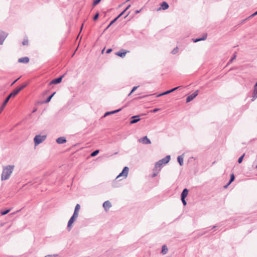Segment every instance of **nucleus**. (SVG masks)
<instances>
[{"mask_svg":"<svg viewBox=\"0 0 257 257\" xmlns=\"http://www.w3.org/2000/svg\"><path fill=\"white\" fill-rule=\"evenodd\" d=\"M252 97L254 98H257V82L255 83V84L254 86V90L252 94Z\"/></svg>","mask_w":257,"mask_h":257,"instance_id":"21","label":"nucleus"},{"mask_svg":"<svg viewBox=\"0 0 257 257\" xmlns=\"http://www.w3.org/2000/svg\"><path fill=\"white\" fill-rule=\"evenodd\" d=\"M159 110V109H158V108H156V109H154V110H153V111H153V112H157V111H158Z\"/></svg>","mask_w":257,"mask_h":257,"instance_id":"43","label":"nucleus"},{"mask_svg":"<svg viewBox=\"0 0 257 257\" xmlns=\"http://www.w3.org/2000/svg\"><path fill=\"white\" fill-rule=\"evenodd\" d=\"M122 179H123L122 178H120V180H122Z\"/></svg>","mask_w":257,"mask_h":257,"instance_id":"51","label":"nucleus"},{"mask_svg":"<svg viewBox=\"0 0 257 257\" xmlns=\"http://www.w3.org/2000/svg\"><path fill=\"white\" fill-rule=\"evenodd\" d=\"M244 155H245L244 154H243V155H242V156H241L240 157H239V158L238 159V162L239 163H241L242 162V160H243V157H244Z\"/></svg>","mask_w":257,"mask_h":257,"instance_id":"32","label":"nucleus"},{"mask_svg":"<svg viewBox=\"0 0 257 257\" xmlns=\"http://www.w3.org/2000/svg\"><path fill=\"white\" fill-rule=\"evenodd\" d=\"M139 142L143 144H150L151 141L148 138L147 136L144 137L139 140Z\"/></svg>","mask_w":257,"mask_h":257,"instance_id":"8","label":"nucleus"},{"mask_svg":"<svg viewBox=\"0 0 257 257\" xmlns=\"http://www.w3.org/2000/svg\"><path fill=\"white\" fill-rule=\"evenodd\" d=\"M120 110V109H117V110H114V111H108V112H107L105 113L104 116H106L108 115H109V114H113V113H115L116 112H118Z\"/></svg>","mask_w":257,"mask_h":257,"instance_id":"24","label":"nucleus"},{"mask_svg":"<svg viewBox=\"0 0 257 257\" xmlns=\"http://www.w3.org/2000/svg\"><path fill=\"white\" fill-rule=\"evenodd\" d=\"M125 12V10H124L122 13H121L118 16V18H119L120 17H121L124 13V12Z\"/></svg>","mask_w":257,"mask_h":257,"instance_id":"40","label":"nucleus"},{"mask_svg":"<svg viewBox=\"0 0 257 257\" xmlns=\"http://www.w3.org/2000/svg\"><path fill=\"white\" fill-rule=\"evenodd\" d=\"M55 93H56V92H54L51 95H50L49 97H48V98L46 100V103L49 102L51 100L52 97L55 94Z\"/></svg>","mask_w":257,"mask_h":257,"instance_id":"30","label":"nucleus"},{"mask_svg":"<svg viewBox=\"0 0 257 257\" xmlns=\"http://www.w3.org/2000/svg\"><path fill=\"white\" fill-rule=\"evenodd\" d=\"M130 6H131L129 5L128 7H127V8L124 10L126 11L127 9H128V8L130 7Z\"/></svg>","mask_w":257,"mask_h":257,"instance_id":"45","label":"nucleus"},{"mask_svg":"<svg viewBox=\"0 0 257 257\" xmlns=\"http://www.w3.org/2000/svg\"><path fill=\"white\" fill-rule=\"evenodd\" d=\"M181 200H182V202H183V204H184V205H186V201L185 200V198H181Z\"/></svg>","mask_w":257,"mask_h":257,"instance_id":"38","label":"nucleus"},{"mask_svg":"<svg viewBox=\"0 0 257 257\" xmlns=\"http://www.w3.org/2000/svg\"><path fill=\"white\" fill-rule=\"evenodd\" d=\"M177 52V48H176V49H174L172 51V53L174 54H175Z\"/></svg>","mask_w":257,"mask_h":257,"instance_id":"41","label":"nucleus"},{"mask_svg":"<svg viewBox=\"0 0 257 257\" xmlns=\"http://www.w3.org/2000/svg\"><path fill=\"white\" fill-rule=\"evenodd\" d=\"M63 77V76H62L59 78H57L56 79L53 80L51 82V84H57V83H60L62 81Z\"/></svg>","mask_w":257,"mask_h":257,"instance_id":"17","label":"nucleus"},{"mask_svg":"<svg viewBox=\"0 0 257 257\" xmlns=\"http://www.w3.org/2000/svg\"><path fill=\"white\" fill-rule=\"evenodd\" d=\"M118 17H117L116 18H115L113 21H112L109 24V26H111L113 23H114L117 19Z\"/></svg>","mask_w":257,"mask_h":257,"instance_id":"37","label":"nucleus"},{"mask_svg":"<svg viewBox=\"0 0 257 257\" xmlns=\"http://www.w3.org/2000/svg\"><path fill=\"white\" fill-rule=\"evenodd\" d=\"M188 194V189L186 188L184 189L181 194V198H185V197L187 196Z\"/></svg>","mask_w":257,"mask_h":257,"instance_id":"22","label":"nucleus"},{"mask_svg":"<svg viewBox=\"0 0 257 257\" xmlns=\"http://www.w3.org/2000/svg\"><path fill=\"white\" fill-rule=\"evenodd\" d=\"M29 60L28 57H22L19 59L18 62L26 64L29 62Z\"/></svg>","mask_w":257,"mask_h":257,"instance_id":"15","label":"nucleus"},{"mask_svg":"<svg viewBox=\"0 0 257 257\" xmlns=\"http://www.w3.org/2000/svg\"><path fill=\"white\" fill-rule=\"evenodd\" d=\"M177 160L179 164L182 166L183 164V157L182 156H179L178 157Z\"/></svg>","mask_w":257,"mask_h":257,"instance_id":"23","label":"nucleus"},{"mask_svg":"<svg viewBox=\"0 0 257 257\" xmlns=\"http://www.w3.org/2000/svg\"><path fill=\"white\" fill-rule=\"evenodd\" d=\"M28 84V82H25L23 84H22L21 86H19V87L21 88V90H22L24 88H25Z\"/></svg>","mask_w":257,"mask_h":257,"instance_id":"29","label":"nucleus"},{"mask_svg":"<svg viewBox=\"0 0 257 257\" xmlns=\"http://www.w3.org/2000/svg\"><path fill=\"white\" fill-rule=\"evenodd\" d=\"M46 138V136L37 135L34 138V142L36 145L43 142Z\"/></svg>","mask_w":257,"mask_h":257,"instance_id":"5","label":"nucleus"},{"mask_svg":"<svg viewBox=\"0 0 257 257\" xmlns=\"http://www.w3.org/2000/svg\"><path fill=\"white\" fill-rule=\"evenodd\" d=\"M129 171V169L127 167H125L121 173H120L116 178V179L120 178V177H122V178H126L128 175Z\"/></svg>","mask_w":257,"mask_h":257,"instance_id":"4","label":"nucleus"},{"mask_svg":"<svg viewBox=\"0 0 257 257\" xmlns=\"http://www.w3.org/2000/svg\"><path fill=\"white\" fill-rule=\"evenodd\" d=\"M140 11H141V10H140V11H137L136 12V14H138V13H140Z\"/></svg>","mask_w":257,"mask_h":257,"instance_id":"46","label":"nucleus"},{"mask_svg":"<svg viewBox=\"0 0 257 257\" xmlns=\"http://www.w3.org/2000/svg\"><path fill=\"white\" fill-rule=\"evenodd\" d=\"M234 180V176L233 174H232L230 176V180L229 182L224 186V188H226L227 186Z\"/></svg>","mask_w":257,"mask_h":257,"instance_id":"25","label":"nucleus"},{"mask_svg":"<svg viewBox=\"0 0 257 257\" xmlns=\"http://www.w3.org/2000/svg\"><path fill=\"white\" fill-rule=\"evenodd\" d=\"M256 168L257 169V165H256Z\"/></svg>","mask_w":257,"mask_h":257,"instance_id":"50","label":"nucleus"},{"mask_svg":"<svg viewBox=\"0 0 257 257\" xmlns=\"http://www.w3.org/2000/svg\"><path fill=\"white\" fill-rule=\"evenodd\" d=\"M77 218V217L73 215L69 219L68 223V225H67V227H68V229L69 230H71V227H72V225L73 223V222L75 221V220Z\"/></svg>","mask_w":257,"mask_h":257,"instance_id":"9","label":"nucleus"},{"mask_svg":"<svg viewBox=\"0 0 257 257\" xmlns=\"http://www.w3.org/2000/svg\"><path fill=\"white\" fill-rule=\"evenodd\" d=\"M83 24H82V26H81V30H82V28H83Z\"/></svg>","mask_w":257,"mask_h":257,"instance_id":"47","label":"nucleus"},{"mask_svg":"<svg viewBox=\"0 0 257 257\" xmlns=\"http://www.w3.org/2000/svg\"><path fill=\"white\" fill-rule=\"evenodd\" d=\"M21 91V88H20L19 87L14 89L5 99V101H4L1 107V110H0V114L1 113L2 111L3 110L4 108L5 107V106L7 104V103L9 102L10 99L11 97H15L16 96L19 92Z\"/></svg>","mask_w":257,"mask_h":257,"instance_id":"2","label":"nucleus"},{"mask_svg":"<svg viewBox=\"0 0 257 257\" xmlns=\"http://www.w3.org/2000/svg\"><path fill=\"white\" fill-rule=\"evenodd\" d=\"M170 156H167L165 158L160 160V162H161V163L163 165H165L170 161Z\"/></svg>","mask_w":257,"mask_h":257,"instance_id":"14","label":"nucleus"},{"mask_svg":"<svg viewBox=\"0 0 257 257\" xmlns=\"http://www.w3.org/2000/svg\"><path fill=\"white\" fill-rule=\"evenodd\" d=\"M112 51V49H108L106 51V53H110Z\"/></svg>","mask_w":257,"mask_h":257,"instance_id":"42","label":"nucleus"},{"mask_svg":"<svg viewBox=\"0 0 257 257\" xmlns=\"http://www.w3.org/2000/svg\"><path fill=\"white\" fill-rule=\"evenodd\" d=\"M11 209L10 208V209L5 210L2 211L1 212V214L2 215H5L8 214L11 211Z\"/></svg>","mask_w":257,"mask_h":257,"instance_id":"28","label":"nucleus"},{"mask_svg":"<svg viewBox=\"0 0 257 257\" xmlns=\"http://www.w3.org/2000/svg\"><path fill=\"white\" fill-rule=\"evenodd\" d=\"M236 56L234 55V57L232 58V60L234 59L235 58Z\"/></svg>","mask_w":257,"mask_h":257,"instance_id":"48","label":"nucleus"},{"mask_svg":"<svg viewBox=\"0 0 257 257\" xmlns=\"http://www.w3.org/2000/svg\"><path fill=\"white\" fill-rule=\"evenodd\" d=\"M138 88V86H135L133 87V88L132 89L131 92H130V93L128 94V95H130L134 91H135Z\"/></svg>","mask_w":257,"mask_h":257,"instance_id":"34","label":"nucleus"},{"mask_svg":"<svg viewBox=\"0 0 257 257\" xmlns=\"http://www.w3.org/2000/svg\"><path fill=\"white\" fill-rule=\"evenodd\" d=\"M257 15V11L252 15V16H254Z\"/></svg>","mask_w":257,"mask_h":257,"instance_id":"44","label":"nucleus"},{"mask_svg":"<svg viewBox=\"0 0 257 257\" xmlns=\"http://www.w3.org/2000/svg\"><path fill=\"white\" fill-rule=\"evenodd\" d=\"M139 115H135V116H133L132 117V118L133 119V120H132L131 121H130V123L131 124H134V123H135L137 122H138L140 119V118H136L137 117H139Z\"/></svg>","mask_w":257,"mask_h":257,"instance_id":"18","label":"nucleus"},{"mask_svg":"<svg viewBox=\"0 0 257 257\" xmlns=\"http://www.w3.org/2000/svg\"><path fill=\"white\" fill-rule=\"evenodd\" d=\"M80 209V206L79 204H77L75 206L74 212V214L73 215L78 217V213H79V211Z\"/></svg>","mask_w":257,"mask_h":257,"instance_id":"16","label":"nucleus"},{"mask_svg":"<svg viewBox=\"0 0 257 257\" xmlns=\"http://www.w3.org/2000/svg\"><path fill=\"white\" fill-rule=\"evenodd\" d=\"M56 142L58 144H61L65 143L66 140L64 137H60L57 139Z\"/></svg>","mask_w":257,"mask_h":257,"instance_id":"19","label":"nucleus"},{"mask_svg":"<svg viewBox=\"0 0 257 257\" xmlns=\"http://www.w3.org/2000/svg\"><path fill=\"white\" fill-rule=\"evenodd\" d=\"M8 36V34L5 32H1L0 33V45H2L3 44L5 39Z\"/></svg>","mask_w":257,"mask_h":257,"instance_id":"6","label":"nucleus"},{"mask_svg":"<svg viewBox=\"0 0 257 257\" xmlns=\"http://www.w3.org/2000/svg\"><path fill=\"white\" fill-rule=\"evenodd\" d=\"M129 51L125 50L124 49H121L119 51L116 53V55L119 57L121 58H124L126 54L129 53Z\"/></svg>","mask_w":257,"mask_h":257,"instance_id":"7","label":"nucleus"},{"mask_svg":"<svg viewBox=\"0 0 257 257\" xmlns=\"http://www.w3.org/2000/svg\"><path fill=\"white\" fill-rule=\"evenodd\" d=\"M99 17V13H97L94 17H93V20L96 21L97 20L98 18Z\"/></svg>","mask_w":257,"mask_h":257,"instance_id":"35","label":"nucleus"},{"mask_svg":"<svg viewBox=\"0 0 257 257\" xmlns=\"http://www.w3.org/2000/svg\"><path fill=\"white\" fill-rule=\"evenodd\" d=\"M180 86H178V87H176L175 88H174L171 90H168L167 91H165L162 93H161L159 95H157V97H160L161 96H163V95H166V94H169L172 92H174V91H175L176 90L178 89Z\"/></svg>","mask_w":257,"mask_h":257,"instance_id":"13","label":"nucleus"},{"mask_svg":"<svg viewBox=\"0 0 257 257\" xmlns=\"http://www.w3.org/2000/svg\"><path fill=\"white\" fill-rule=\"evenodd\" d=\"M14 165H11L3 167V172L1 175L2 181L7 180L10 178L14 171Z\"/></svg>","mask_w":257,"mask_h":257,"instance_id":"1","label":"nucleus"},{"mask_svg":"<svg viewBox=\"0 0 257 257\" xmlns=\"http://www.w3.org/2000/svg\"><path fill=\"white\" fill-rule=\"evenodd\" d=\"M20 78V77H19L18 78L16 79L15 81H14V82L11 84V86L13 85Z\"/></svg>","mask_w":257,"mask_h":257,"instance_id":"39","label":"nucleus"},{"mask_svg":"<svg viewBox=\"0 0 257 257\" xmlns=\"http://www.w3.org/2000/svg\"><path fill=\"white\" fill-rule=\"evenodd\" d=\"M101 1V0H95L94 2H93V6H96V5H97Z\"/></svg>","mask_w":257,"mask_h":257,"instance_id":"33","label":"nucleus"},{"mask_svg":"<svg viewBox=\"0 0 257 257\" xmlns=\"http://www.w3.org/2000/svg\"><path fill=\"white\" fill-rule=\"evenodd\" d=\"M160 160L157 162L155 164V167L153 169V175L152 176L153 177H155L160 171L161 167L163 165L161 163Z\"/></svg>","mask_w":257,"mask_h":257,"instance_id":"3","label":"nucleus"},{"mask_svg":"<svg viewBox=\"0 0 257 257\" xmlns=\"http://www.w3.org/2000/svg\"><path fill=\"white\" fill-rule=\"evenodd\" d=\"M206 38H207V34H204V35L202 38L196 39V40H194V42H197L200 41L201 40H204L206 39Z\"/></svg>","mask_w":257,"mask_h":257,"instance_id":"26","label":"nucleus"},{"mask_svg":"<svg viewBox=\"0 0 257 257\" xmlns=\"http://www.w3.org/2000/svg\"><path fill=\"white\" fill-rule=\"evenodd\" d=\"M110 26H109V25L107 26V29L109 27H110Z\"/></svg>","mask_w":257,"mask_h":257,"instance_id":"49","label":"nucleus"},{"mask_svg":"<svg viewBox=\"0 0 257 257\" xmlns=\"http://www.w3.org/2000/svg\"><path fill=\"white\" fill-rule=\"evenodd\" d=\"M180 86H178V87H176L175 88H174L171 90H168L167 91H165L162 93H161L159 95H157V97H160L161 96H163V95H166V94H169L172 92H174V91H175L176 90L178 89Z\"/></svg>","mask_w":257,"mask_h":257,"instance_id":"12","label":"nucleus"},{"mask_svg":"<svg viewBox=\"0 0 257 257\" xmlns=\"http://www.w3.org/2000/svg\"><path fill=\"white\" fill-rule=\"evenodd\" d=\"M169 8V5L168 4L165 2H164L162 3V4H161V8H160L158 11H159L161 10V9L162 8L163 10H166L168 8Z\"/></svg>","mask_w":257,"mask_h":257,"instance_id":"20","label":"nucleus"},{"mask_svg":"<svg viewBox=\"0 0 257 257\" xmlns=\"http://www.w3.org/2000/svg\"><path fill=\"white\" fill-rule=\"evenodd\" d=\"M103 207L106 211H108L109 209L111 207V202L107 200L105 201L103 204Z\"/></svg>","mask_w":257,"mask_h":257,"instance_id":"11","label":"nucleus"},{"mask_svg":"<svg viewBox=\"0 0 257 257\" xmlns=\"http://www.w3.org/2000/svg\"><path fill=\"white\" fill-rule=\"evenodd\" d=\"M28 40H24L23 42V45H28Z\"/></svg>","mask_w":257,"mask_h":257,"instance_id":"36","label":"nucleus"},{"mask_svg":"<svg viewBox=\"0 0 257 257\" xmlns=\"http://www.w3.org/2000/svg\"><path fill=\"white\" fill-rule=\"evenodd\" d=\"M99 153V150H96L91 154V157H94Z\"/></svg>","mask_w":257,"mask_h":257,"instance_id":"31","label":"nucleus"},{"mask_svg":"<svg viewBox=\"0 0 257 257\" xmlns=\"http://www.w3.org/2000/svg\"><path fill=\"white\" fill-rule=\"evenodd\" d=\"M168 251V248L166 245H163L162 249V253L164 254H166Z\"/></svg>","mask_w":257,"mask_h":257,"instance_id":"27","label":"nucleus"},{"mask_svg":"<svg viewBox=\"0 0 257 257\" xmlns=\"http://www.w3.org/2000/svg\"><path fill=\"white\" fill-rule=\"evenodd\" d=\"M198 91L196 90L194 93L189 95L186 99L187 102H189L192 100L197 95Z\"/></svg>","mask_w":257,"mask_h":257,"instance_id":"10","label":"nucleus"}]
</instances>
